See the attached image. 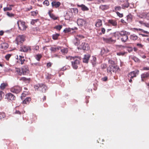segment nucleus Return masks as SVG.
<instances>
[{"instance_id": "nucleus-44", "label": "nucleus", "mask_w": 149, "mask_h": 149, "mask_svg": "<svg viewBox=\"0 0 149 149\" xmlns=\"http://www.w3.org/2000/svg\"><path fill=\"white\" fill-rule=\"evenodd\" d=\"M108 52L109 50L107 49H105L104 48H103L101 50V52L103 53H107Z\"/></svg>"}, {"instance_id": "nucleus-30", "label": "nucleus", "mask_w": 149, "mask_h": 149, "mask_svg": "<svg viewBox=\"0 0 149 149\" xmlns=\"http://www.w3.org/2000/svg\"><path fill=\"white\" fill-rule=\"evenodd\" d=\"M7 86V84L6 83H2L0 86V88L1 90H3Z\"/></svg>"}, {"instance_id": "nucleus-33", "label": "nucleus", "mask_w": 149, "mask_h": 149, "mask_svg": "<svg viewBox=\"0 0 149 149\" xmlns=\"http://www.w3.org/2000/svg\"><path fill=\"white\" fill-rule=\"evenodd\" d=\"M121 9V8L120 6H116L115 7L114 10H113V12H116L117 11H119Z\"/></svg>"}, {"instance_id": "nucleus-7", "label": "nucleus", "mask_w": 149, "mask_h": 149, "mask_svg": "<svg viewBox=\"0 0 149 149\" xmlns=\"http://www.w3.org/2000/svg\"><path fill=\"white\" fill-rule=\"evenodd\" d=\"M139 70H135L129 73L128 76L129 78L132 79L133 77H136V75L139 74Z\"/></svg>"}, {"instance_id": "nucleus-15", "label": "nucleus", "mask_w": 149, "mask_h": 149, "mask_svg": "<svg viewBox=\"0 0 149 149\" xmlns=\"http://www.w3.org/2000/svg\"><path fill=\"white\" fill-rule=\"evenodd\" d=\"M90 57V55L89 54H87L84 55L83 58V62L84 63H88Z\"/></svg>"}, {"instance_id": "nucleus-64", "label": "nucleus", "mask_w": 149, "mask_h": 149, "mask_svg": "<svg viewBox=\"0 0 149 149\" xmlns=\"http://www.w3.org/2000/svg\"><path fill=\"white\" fill-rule=\"evenodd\" d=\"M37 20V19L32 20L31 22V24H33L35 22H36Z\"/></svg>"}, {"instance_id": "nucleus-25", "label": "nucleus", "mask_w": 149, "mask_h": 149, "mask_svg": "<svg viewBox=\"0 0 149 149\" xmlns=\"http://www.w3.org/2000/svg\"><path fill=\"white\" fill-rule=\"evenodd\" d=\"M92 59L91 60V63L93 66H95L96 63V58L95 56H92Z\"/></svg>"}, {"instance_id": "nucleus-9", "label": "nucleus", "mask_w": 149, "mask_h": 149, "mask_svg": "<svg viewBox=\"0 0 149 149\" xmlns=\"http://www.w3.org/2000/svg\"><path fill=\"white\" fill-rule=\"evenodd\" d=\"M6 98H7L8 100H15V97L12 93H8L6 94Z\"/></svg>"}, {"instance_id": "nucleus-43", "label": "nucleus", "mask_w": 149, "mask_h": 149, "mask_svg": "<svg viewBox=\"0 0 149 149\" xmlns=\"http://www.w3.org/2000/svg\"><path fill=\"white\" fill-rule=\"evenodd\" d=\"M43 3L44 5H45L46 6H48L49 5V1L47 0L43 2Z\"/></svg>"}, {"instance_id": "nucleus-20", "label": "nucleus", "mask_w": 149, "mask_h": 149, "mask_svg": "<svg viewBox=\"0 0 149 149\" xmlns=\"http://www.w3.org/2000/svg\"><path fill=\"white\" fill-rule=\"evenodd\" d=\"M139 23L140 24L144 26H145L147 27H149V24L148 22H146L145 20H144L143 21H139Z\"/></svg>"}, {"instance_id": "nucleus-18", "label": "nucleus", "mask_w": 149, "mask_h": 149, "mask_svg": "<svg viewBox=\"0 0 149 149\" xmlns=\"http://www.w3.org/2000/svg\"><path fill=\"white\" fill-rule=\"evenodd\" d=\"M77 6L81 8V10L83 11H88L89 10V8L85 5L82 4L81 5L78 4Z\"/></svg>"}, {"instance_id": "nucleus-56", "label": "nucleus", "mask_w": 149, "mask_h": 149, "mask_svg": "<svg viewBox=\"0 0 149 149\" xmlns=\"http://www.w3.org/2000/svg\"><path fill=\"white\" fill-rule=\"evenodd\" d=\"M4 93L3 92H2L1 91H0V100H1L2 99V96L3 95Z\"/></svg>"}, {"instance_id": "nucleus-53", "label": "nucleus", "mask_w": 149, "mask_h": 149, "mask_svg": "<svg viewBox=\"0 0 149 149\" xmlns=\"http://www.w3.org/2000/svg\"><path fill=\"white\" fill-rule=\"evenodd\" d=\"M23 79L24 81L28 82H29L30 80V78H27L25 77H23Z\"/></svg>"}, {"instance_id": "nucleus-4", "label": "nucleus", "mask_w": 149, "mask_h": 149, "mask_svg": "<svg viewBox=\"0 0 149 149\" xmlns=\"http://www.w3.org/2000/svg\"><path fill=\"white\" fill-rule=\"evenodd\" d=\"M16 40L17 45H20L25 40L24 36L23 35H19L16 38Z\"/></svg>"}, {"instance_id": "nucleus-58", "label": "nucleus", "mask_w": 149, "mask_h": 149, "mask_svg": "<svg viewBox=\"0 0 149 149\" xmlns=\"http://www.w3.org/2000/svg\"><path fill=\"white\" fill-rule=\"evenodd\" d=\"M143 70H149V67H144L143 68Z\"/></svg>"}, {"instance_id": "nucleus-48", "label": "nucleus", "mask_w": 149, "mask_h": 149, "mask_svg": "<svg viewBox=\"0 0 149 149\" xmlns=\"http://www.w3.org/2000/svg\"><path fill=\"white\" fill-rule=\"evenodd\" d=\"M101 68L103 70L105 69L107 67L106 65L105 64H103L101 65Z\"/></svg>"}, {"instance_id": "nucleus-60", "label": "nucleus", "mask_w": 149, "mask_h": 149, "mask_svg": "<svg viewBox=\"0 0 149 149\" xmlns=\"http://www.w3.org/2000/svg\"><path fill=\"white\" fill-rule=\"evenodd\" d=\"M57 57L58 58H60V56H59L57 55L56 54H54L53 55H52V57L54 58V57Z\"/></svg>"}, {"instance_id": "nucleus-50", "label": "nucleus", "mask_w": 149, "mask_h": 149, "mask_svg": "<svg viewBox=\"0 0 149 149\" xmlns=\"http://www.w3.org/2000/svg\"><path fill=\"white\" fill-rule=\"evenodd\" d=\"M116 13L117 15L120 17H122L123 16V15L122 13H120L118 12H116Z\"/></svg>"}, {"instance_id": "nucleus-57", "label": "nucleus", "mask_w": 149, "mask_h": 149, "mask_svg": "<svg viewBox=\"0 0 149 149\" xmlns=\"http://www.w3.org/2000/svg\"><path fill=\"white\" fill-rule=\"evenodd\" d=\"M101 32L103 34H104L105 33V30L104 28H101Z\"/></svg>"}, {"instance_id": "nucleus-28", "label": "nucleus", "mask_w": 149, "mask_h": 149, "mask_svg": "<svg viewBox=\"0 0 149 149\" xmlns=\"http://www.w3.org/2000/svg\"><path fill=\"white\" fill-rule=\"evenodd\" d=\"M130 39L132 40H136L137 38L138 37L135 34H133L132 35H131L130 36Z\"/></svg>"}, {"instance_id": "nucleus-46", "label": "nucleus", "mask_w": 149, "mask_h": 149, "mask_svg": "<svg viewBox=\"0 0 149 149\" xmlns=\"http://www.w3.org/2000/svg\"><path fill=\"white\" fill-rule=\"evenodd\" d=\"M125 52H119L117 53V54L118 56H123L125 54Z\"/></svg>"}, {"instance_id": "nucleus-63", "label": "nucleus", "mask_w": 149, "mask_h": 149, "mask_svg": "<svg viewBox=\"0 0 149 149\" xmlns=\"http://www.w3.org/2000/svg\"><path fill=\"white\" fill-rule=\"evenodd\" d=\"M32 9V7L31 6H30L29 7L26 8V10L28 11Z\"/></svg>"}, {"instance_id": "nucleus-51", "label": "nucleus", "mask_w": 149, "mask_h": 149, "mask_svg": "<svg viewBox=\"0 0 149 149\" xmlns=\"http://www.w3.org/2000/svg\"><path fill=\"white\" fill-rule=\"evenodd\" d=\"M11 56V55L10 54H8L6 56L5 58L7 60H8Z\"/></svg>"}, {"instance_id": "nucleus-17", "label": "nucleus", "mask_w": 149, "mask_h": 149, "mask_svg": "<svg viewBox=\"0 0 149 149\" xmlns=\"http://www.w3.org/2000/svg\"><path fill=\"white\" fill-rule=\"evenodd\" d=\"M81 48L84 50H88L89 48L88 44L85 42L82 43L81 45Z\"/></svg>"}, {"instance_id": "nucleus-35", "label": "nucleus", "mask_w": 149, "mask_h": 149, "mask_svg": "<svg viewBox=\"0 0 149 149\" xmlns=\"http://www.w3.org/2000/svg\"><path fill=\"white\" fill-rule=\"evenodd\" d=\"M127 32L126 31H121L119 33L121 36L127 35Z\"/></svg>"}, {"instance_id": "nucleus-19", "label": "nucleus", "mask_w": 149, "mask_h": 149, "mask_svg": "<svg viewBox=\"0 0 149 149\" xmlns=\"http://www.w3.org/2000/svg\"><path fill=\"white\" fill-rule=\"evenodd\" d=\"M52 6L56 8L58 7L61 5V3L58 1H53L52 3Z\"/></svg>"}, {"instance_id": "nucleus-12", "label": "nucleus", "mask_w": 149, "mask_h": 149, "mask_svg": "<svg viewBox=\"0 0 149 149\" xmlns=\"http://www.w3.org/2000/svg\"><path fill=\"white\" fill-rule=\"evenodd\" d=\"M108 22L109 25H112L114 27H116L117 26V22L115 20L113 19H109L108 21Z\"/></svg>"}, {"instance_id": "nucleus-40", "label": "nucleus", "mask_w": 149, "mask_h": 149, "mask_svg": "<svg viewBox=\"0 0 149 149\" xmlns=\"http://www.w3.org/2000/svg\"><path fill=\"white\" fill-rule=\"evenodd\" d=\"M38 11L37 10L35 11H32L31 12V15L33 16H36L38 14Z\"/></svg>"}, {"instance_id": "nucleus-13", "label": "nucleus", "mask_w": 149, "mask_h": 149, "mask_svg": "<svg viewBox=\"0 0 149 149\" xmlns=\"http://www.w3.org/2000/svg\"><path fill=\"white\" fill-rule=\"evenodd\" d=\"M31 49L29 46L24 45L21 47L20 51L24 52H27L29 51H30Z\"/></svg>"}, {"instance_id": "nucleus-2", "label": "nucleus", "mask_w": 149, "mask_h": 149, "mask_svg": "<svg viewBox=\"0 0 149 149\" xmlns=\"http://www.w3.org/2000/svg\"><path fill=\"white\" fill-rule=\"evenodd\" d=\"M34 88L35 90L40 91L43 93L45 92L46 90L47 89V88L46 86L42 83L35 85Z\"/></svg>"}, {"instance_id": "nucleus-34", "label": "nucleus", "mask_w": 149, "mask_h": 149, "mask_svg": "<svg viewBox=\"0 0 149 149\" xmlns=\"http://www.w3.org/2000/svg\"><path fill=\"white\" fill-rule=\"evenodd\" d=\"M15 71L19 75H22L21 69H20L19 68H16Z\"/></svg>"}, {"instance_id": "nucleus-62", "label": "nucleus", "mask_w": 149, "mask_h": 149, "mask_svg": "<svg viewBox=\"0 0 149 149\" xmlns=\"http://www.w3.org/2000/svg\"><path fill=\"white\" fill-rule=\"evenodd\" d=\"M109 63H110L111 64H113L114 63V62L113 61H112L111 60H109Z\"/></svg>"}, {"instance_id": "nucleus-27", "label": "nucleus", "mask_w": 149, "mask_h": 149, "mask_svg": "<svg viewBox=\"0 0 149 149\" xmlns=\"http://www.w3.org/2000/svg\"><path fill=\"white\" fill-rule=\"evenodd\" d=\"M102 25V21L100 19H98L97 21L95 26L97 27H99Z\"/></svg>"}, {"instance_id": "nucleus-8", "label": "nucleus", "mask_w": 149, "mask_h": 149, "mask_svg": "<svg viewBox=\"0 0 149 149\" xmlns=\"http://www.w3.org/2000/svg\"><path fill=\"white\" fill-rule=\"evenodd\" d=\"M22 75H26L29 72V69L27 66H25L21 68Z\"/></svg>"}, {"instance_id": "nucleus-16", "label": "nucleus", "mask_w": 149, "mask_h": 149, "mask_svg": "<svg viewBox=\"0 0 149 149\" xmlns=\"http://www.w3.org/2000/svg\"><path fill=\"white\" fill-rule=\"evenodd\" d=\"M149 77V73L148 72H145L142 74L141 75V80L144 81V79L147 78Z\"/></svg>"}, {"instance_id": "nucleus-23", "label": "nucleus", "mask_w": 149, "mask_h": 149, "mask_svg": "<svg viewBox=\"0 0 149 149\" xmlns=\"http://www.w3.org/2000/svg\"><path fill=\"white\" fill-rule=\"evenodd\" d=\"M8 47V45L5 42H3L1 44V48L6 49Z\"/></svg>"}, {"instance_id": "nucleus-21", "label": "nucleus", "mask_w": 149, "mask_h": 149, "mask_svg": "<svg viewBox=\"0 0 149 149\" xmlns=\"http://www.w3.org/2000/svg\"><path fill=\"white\" fill-rule=\"evenodd\" d=\"M109 6L107 5H101L100 6V8L102 10H104L108 9Z\"/></svg>"}, {"instance_id": "nucleus-47", "label": "nucleus", "mask_w": 149, "mask_h": 149, "mask_svg": "<svg viewBox=\"0 0 149 149\" xmlns=\"http://www.w3.org/2000/svg\"><path fill=\"white\" fill-rule=\"evenodd\" d=\"M19 60L21 62V63L22 65L23 64V61H22V59L23 58H22V57H24L23 56H19Z\"/></svg>"}, {"instance_id": "nucleus-26", "label": "nucleus", "mask_w": 149, "mask_h": 149, "mask_svg": "<svg viewBox=\"0 0 149 149\" xmlns=\"http://www.w3.org/2000/svg\"><path fill=\"white\" fill-rule=\"evenodd\" d=\"M31 100V98L30 97H27L23 101V103L24 104H27Z\"/></svg>"}, {"instance_id": "nucleus-59", "label": "nucleus", "mask_w": 149, "mask_h": 149, "mask_svg": "<svg viewBox=\"0 0 149 149\" xmlns=\"http://www.w3.org/2000/svg\"><path fill=\"white\" fill-rule=\"evenodd\" d=\"M136 45L138 47H140V48L142 47L143 46V45H141V44H140V43L137 44Z\"/></svg>"}, {"instance_id": "nucleus-55", "label": "nucleus", "mask_w": 149, "mask_h": 149, "mask_svg": "<svg viewBox=\"0 0 149 149\" xmlns=\"http://www.w3.org/2000/svg\"><path fill=\"white\" fill-rule=\"evenodd\" d=\"M107 77H105L102 78V80L103 81H106L107 80Z\"/></svg>"}, {"instance_id": "nucleus-52", "label": "nucleus", "mask_w": 149, "mask_h": 149, "mask_svg": "<svg viewBox=\"0 0 149 149\" xmlns=\"http://www.w3.org/2000/svg\"><path fill=\"white\" fill-rule=\"evenodd\" d=\"M12 8L11 7H6L4 8V10L5 11L11 10Z\"/></svg>"}, {"instance_id": "nucleus-36", "label": "nucleus", "mask_w": 149, "mask_h": 149, "mask_svg": "<svg viewBox=\"0 0 149 149\" xmlns=\"http://www.w3.org/2000/svg\"><path fill=\"white\" fill-rule=\"evenodd\" d=\"M59 36V34L57 33L53 35H52V38L54 40H56Z\"/></svg>"}, {"instance_id": "nucleus-3", "label": "nucleus", "mask_w": 149, "mask_h": 149, "mask_svg": "<svg viewBox=\"0 0 149 149\" xmlns=\"http://www.w3.org/2000/svg\"><path fill=\"white\" fill-rule=\"evenodd\" d=\"M17 24L19 29L20 30L23 31L26 30V27L25 25V23L24 22L21 20H19L17 22Z\"/></svg>"}, {"instance_id": "nucleus-45", "label": "nucleus", "mask_w": 149, "mask_h": 149, "mask_svg": "<svg viewBox=\"0 0 149 149\" xmlns=\"http://www.w3.org/2000/svg\"><path fill=\"white\" fill-rule=\"evenodd\" d=\"M7 15L9 17H12L14 16V14L12 13H10L9 12H7Z\"/></svg>"}, {"instance_id": "nucleus-6", "label": "nucleus", "mask_w": 149, "mask_h": 149, "mask_svg": "<svg viewBox=\"0 0 149 149\" xmlns=\"http://www.w3.org/2000/svg\"><path fill=\"white\" fill-rule=\"evenodd\" d=\"M84 38V37L80 35H77L75 38L73 42L76 45H78L80 43V40L81 39Z\"/></svg>"}, {"instance_id": "nucleus-39", "label": "nucleus", "mask_w": 149, "mask_h": 149, "mask_svg": "<svg viewBox=\"0 0 149 149\" xmlns=\"http://www.w3.org/2000/svg\"><path fill=\"white\" fill-rule=\"evenodd\" d=\"M62 26L61 25H59L55 26L54 28L56 29L57 30H60L62 28Z\"/></svg>"}, {"instance_id": "nucleus-41", "label": "nucleus", "mask_w": 149, "mask_h": 149, "mask_svg": "<svg viewBox=\"0 0 149 149\" xmlns=\"http://www.w3.org/2000/svg\"><path fill=\"white\" fill-rule=\"evenodd\" d=\"M5 117V114L4 113H0V119H1L4 118Z\"/></svg>"}, {"instance_id": "nucleus-1", "label": "nucleus", "mask_w": 149, "mask_h": 149, "mask_svg": "<svg viewBox=\"0 0 149 149\" xmlns=\"http://www.w3.org/2000/svg\"><path fill=\"white\" fill-rule=\"evenodd\" d=\"M80 57L78 56L67 57L66 58L70 60H73L72 61V65L74 69H77L78 68V65L79 64Z\"/></svg>"}, {"instance_id": "nucleus-42", "label": "nucleus", "mask_w": 149, "mask_h": 149, "mask_svg": "<svg viewBox=\"0 0 149 149\" xmlns=\"http://www.w3.org/2000/svg\"><path fill=\"white\" fill-rule=\"evenodd\" d=\"M42 57V55L41 54H38L36 55V59L38 61H39Z\"/></svg>"}, {"instance_id": "nucleus-24", "label": "nucleus", "mask_w": 149, "mask_h": 149, "mask_svg": "<svg viewBox=\"0 0 149 149\" xmlns=\"http://www.w3.org/2000/svg\"><path fill=\"white\" fill-rule=\"evenodd\" d=\"M128 37L127 35L122 36L121 38V41L123 42H126L128 40Z\"/></svg>"}, {"instance_id": "nucleus-37", "label": "nucleus", "mask_w": 149, "mask_h": 149, "mask_svg": "<svg viewBox=\"0 0 149 149\" xmlns=\"http://www.w3.org/2000/svg\"><path fill=\"white\" fill-rule=\"evenodd\" d=\"M132 59L135 62L139 63L140 62V60L138 58L136 57H132Z\"/></svg>"}, {"instance_id": "nucleus-54", "label": "nucleus", "mask_w": 149, "mask_h": 149, "mask_svg": "<svg viewBox=\"0 0 149 149\" xmlns=\"http://www.w3.org/2000/svg\"><path fill=\"white\" fill-rule=\"evenodd\" d=\"M70 31V28H66L63 30V31L65 33L69 32Z\"/></svg>"}, {"instance_id": "nucleus-32", "label": "nucleus", "mask_w": 149, "mask_h": 149, "mask_svg": "<svg viewBox=\"0 0 149 149\" xmlns=\"http://www.w3.org/2000/svg\"><path fill=\"white\" fill-rule=\"evenodd\" d=\"M115 66L112 65H109V67L107 68V70L108 72H111L112 69H115Z\"/></svg>"}, {"instance_id": "nucleus-10", "label": "nucleus", "mask_w": 149, "mask_h": 149, "mask_svg": "<svg viewBox=\"0 0 149 149\" xmlns=\"http://www.w3.org/2000/svg\"><path fill=\"white\" fill-rule=\"evenodd\" d=\"M138 16L140 18H146L147 19L149 20V12L147 13H142L140 15H138Z\"/></svg>"}, {"instance_id": "nucleus-31", "label": "nucleus", "mask_w": 149, "mask_h": 149, "mask_svg": "<svg viewBox=\"0 0 149 149\" xmlns=\"http://www.w3.org/2000/svg\"><path fill=\"white\" fill-rule=\"evenodd\" d=\"M48 13L49 16L51 18H52L54 20H56L57 19V17L54 15L50 13V12Z\"/></svg>"}, {"instance_id": "nucleus-22", "label": "nucleus", "mask_w": 149, "mask_h": 149, "mask_svg": "<svg viewBox=\"0 0 149 149\" xmlns=\"http://www.w3.org/2000/svg\"><path fill=\"white\" fill-rule=\"evenodd\" d=\"M61 49V47H52L50 49V50L53 52H56L58 50Z\"/></svg>"}, {"instance_id": "nucleus-11", "label": "nucleus", "mask_w": 149, "mask_h": 149, "mask_svg": "<svg viewBox=\"0 0 149 149\" xmlns=\"http://www.w3.org/2000/svg\"><path fill=\"white\" fill-rule=\"evenodd\" d=\"M103 40L106 43H113L115 42L116 40H113L111 38H103Z\"/></svg>"}, {"instance_id": "nucleus-14", "label": "nucleus", "mask_w": 149, "mask_h": 149, "mask_svg": "<svg viewBox=\"0 0 149 149\" xmlns=\"http://www.w3.org/2000/svg\"><path fill=\"white\" fill-rule=\"evenodd\" d=\"M86 23L85 21L82 19H78L77 20V24L79 26H83Z\"/></svg>"}, {"instance_id": "nucleus-49", "label": "nucleus", "mask_w": 149, "mask_h": 149, "mask_svg": "<svg viewBox=\"0 0 149 149\" xmlns=\"http://www.w3.org/2000/svg\"><path fill=\"white\" fill-rule=\"evenodd\" d=\"M129 4L127 2H126V3L125 4L123 5V8H127L129 7Z\"/></svg>"}, {"instance_id": "nucleus-38", "label": "nucleus", "mask_w": 149, "mask_h": 149, "mask_svg": "<svg viewBox=\"0 0 149 149\" xmlns=\"http://www.w3.org/2000/svg\"><path fill=\"white\" fill-rule=\"evenodd\" d=\"M61 51L62 53L66 54L68 52V49L67 48H64L61 49Z\"/></svg>"}, {"instance_id": "nucleus-61", "label": "nucleus", "mask_w": 149, "mask_h": 149, "mask_svg": "<svg viewBox=\"0 0 149 149\" xmlns=\"http://www.w3.org/2000/svg\"><path fill=\"white\" fill-rule=\"evenodd\" d=\"M115 69H111V71L114 72L115 71H116L117 69V67L115 66Z\"/></svg>"}, {"instance_id": "nucleus-5", "label": "nucleus", "mask_w": 149, "mask_h": 149, "mask_svg": "<svg viewBox=\"0 0 149 149\" xmlns=\"http://www.w3.org/2000/svg\"><path fill=\"white\" fill-rule=\"evenodd\" d=\"M10 91L13 93H18L21 91V88L19 86H16L11 88Z\"/></svg>"}, {"instance_id": "nucleus-29", "label": "nucleus", "mask_w": 149, "mask_h": 149, "mask_svg": "<svg viewBox=\"0 0 149 149\" xmlns=\"http://www.w3.org/2000/svg\"><path fill=\"white\" fill-rule=\"evenodd\" d=\"M132 15L130 14L127 16V19L128 22H130L132 21Z\"/></svg>"}]
</instances>
